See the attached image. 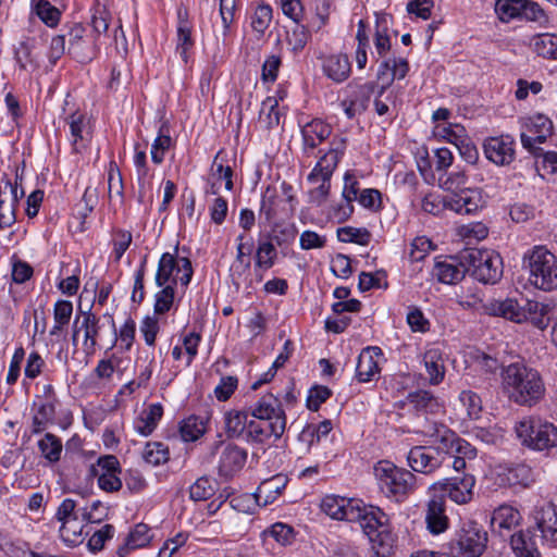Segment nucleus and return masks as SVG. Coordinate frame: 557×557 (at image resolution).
Listing matches in <instances>:
<instances>
[{
  "label": "nucleus",
  "instance_id": "obj_9",
  "mask_svg": "<svg viewBox=\"0 0 557 557\" xmlns=\"http://www.w3.org/2000/svg\"><path fill=\"white\" fill-rule=\"evenodd\" d=\"M475 478L468 471L456 472V475L434 483L433 491L444 492L450 500L458 505L468 504L474 496Z\"/></svg>",
  "mask_w": 557,
  "mask_h": 557
},
{
  "label": "nucleus",
  "instance_id": "obj_13",
  "mask_svg": "<svg viewBox=\"0 0 557 557\" xmlns=\"http://www.w3.org/2000/svg\"><path fill=\"white\" fill-rule=\"evenodd\" d=\"M535 530L542 545L557 546V507L546 504L534 512Z\"/></svg>",
  "mask_w": 557,
  "mask_h": 557
},
{
  "label": "nucleus",
  "instance_id": "obj_11",
  "mask_svg": "<svg viewBox=\"0 0 557 557\" xmlns=\"http://www.w3.org/2000/svg\"><path fill=\"white\" fill-rule=\"evenodd\" d=\"M515 139L510 135L488 137L483 143L486 159L498 166H507L516 158Z\"/></svg>",
  "mask_w": 557,
  "mask_h": 557
},
{
  "label": "nucleus",
  "instance_id": "obj_24",
  "mask_svg": "<svg viewBox=\"0 0 557 557\" xmlns=\"http://www.w3.org/2000/svg\"><path fill=\"white\" fill-rule=\"evenodd\" d=\"M520 520L521 515L517 508L503 504L494 510L491 524L495 532L505 536V532L509 533L519 524Z\"/></svg>",
  "mask_w": 557,
  "mask_h": 557
},
{
  "label": "nucleus",
  "instance_id": "obj_56",
  "mask_svg": "<svg viewBox=\"0 0 557 557\" xmlns=\"http://www.w3.org/2000/svg\"><path fill=\"white\" fill-rule=\"evenodd\" d=\"M468 182V176L465 170H456L450 172L444 178L440 177V186L449 193L456 194L462 189H466V185Z\"/></svg>",
  "mask_w": 557,
  "mask_h": 557
},
{
  "label": "nucleus",
  "instance_id": "obj_8",
  "mask_svg": "<svg viewBox=\"0 0 557 557\" xmlns=\"http://www.w3.org/2000/svg\"><path fill=\"white\" fill-rule=\"evenodd\" d=\"M460 258L467 263L468 273L481 283L495 284L503 275L502 258L492 250L470 248Z\"/></svg>",
  "mask_w": 557,
  "mask_h": 557
},
{
  "label": "nucleus",
  "instance_id": "obj_48",
  "mask_svg": "<svg viewBox=\"0 0 557 557\" xmlns=\"http://www.w3.org/2000/svg\"><path fill=\"white\" fill-rule=\"evenodd\" d=\"M34 40L26 39L17 44L14 49L15 60L22 70L36 69L37 59L33 54Z\"/></svg>",
  "mask_w": 557,
  "mask_h": 557
},
{
  "label": "nucleus",
  "instance_id": "obj_22",
  "mask_svg": "<svg viewBox=\"0 0 557 557\" xmlns=\"http://www.w3.org/2000/svg\"><path fill=\"white\" fill-rule=\"evenodd\" d=\"M382 356L380 347L370 346L362 349L356 366V377L359 382H371L379 377L380 367L377 359Z\"/></svg>",
  "mask_w": 557,
  "mask_h": 557
},
{
  "label": "nucleus",
  "instance_id": "obj_62",
  "mask_svg": "<svg viewBox=\"0 0 557 557\" xmlns=\"http://www.w3.org/2000/svg\"><path fill=\"white\" fill-rule=\"evenodd\" d=\"M459 399L461 404L466 407L468 417L470 419H478L482 410L481 397L474 392L462 391L460 393Z\"/></svg>",
  "mask_w": 557,
  "mask_h": 557
},
{
  "label": "nucleus",
  "instance_id": "obj_6",
  "mask_svg": "<svg viewBox=\"0 0 557 557\" xmlns=\"http://www.w3.org/2000/svg\"><path fill=\"white\" fill-rule=\"evenodd\" d=\"M374 473L381 491L397 502L403 500L414 488L416 475L389 461H379Z\"/></svg>",
  "mask_w": 557,
  "mask_h": 557
},
{
  "label": "nucleus",
  "instance_id": "obj_52",
  "mask_svg": "<svg viewBox=\"0 0 557 557\" xmlns=\"http://www.w3.org/2000/svg\"><path fill=\"white\" fill-rule=\"evenodd\" d=\"M205 422L201 418L190 416L184 419L180 426V433L185 442H194L205 433Z\"/></svg>",
  "mask_w": 557,
  "mask_h": 557
},
{
  "label": "nucleus",
  "instance_id": "obj_3",
  "mask_svg": "<svg viewBox=\"0 0 557 557\" xmlns=\"http://www.w3.org/2000/svg\"><path fill=\"white\" fill-rule=\"evenodd\" d=\"M429 438L438 454L453 458L451 467L457 472L469 470V461L476 457V449L468 441L459 437L443 423H426L420 431Z\"/></svg>",
  "mask_w": 557,
  "mask_h": 557
},
{
  "label": "nucleus",
  "instance_id": "obj_27",
  "mask_svg": "<svg viewBox=\"0 0 557 557\" xmlns=\"http://www.w3.org/2000/svg\"><path fill=\"white\" fill-rule=\"evenodd\" d=\"M219 154L214 158L211 169V174L208 178V184L206 187L207 195H218L221 187V182L224 181L225 189H233V170L228 165H224L222 162L218 161Z\"/></svg>",
  "mask_w": 557,
  "mask_h": 557
},
{
  "label": "nucleus",
  "instance_id": "obj_12",
  "mask_svg": "<svg viewBox=\"0 0 557 557\" xmlns=\"http://www.w3.org/2000/svg\"><path fill=\"white\" fill-rule=\"evenodd\" d=\"M429 446H414L407 456L409 467L423 474H431L445 462L443 454H438L432 443Z\"/></svg>",
  "mask_w": 557,
  "mask_h": 557
},
{
  "label": "nucleus",
  "instance_id": "obj_29",
  "mask_svg": "<svg viewBox=\"0 0 557 557\" xmlns=\"http://www.w3.org/2000/svg\"><path fill=\"white\" fill-rule=\"evenodd\" d=\"M152 540L150 528L146 523H137L128 533L123 545L117 548L119 557H126L131 550L147 546Z\"/></svg>",
  "mask_w": 557,
  "mask_h": 557
},
{
  "label": "nucleus",
  "instance_id": "obj_51",
  "mask_svg": "<svg viewBox=\"0 0 557 557\" xmlns=\"http://www.w3.org/2000/svg\"><path fill=\"white\" fill-rule=\"evenodd\" d=\"M310 37L311 34L305 25L295 23L292 32L287 33L286 42L292 52L297 54L304 50Z\"/></svg>",
  "mask_w": 557,
  "mask_h": 557
},
{
  "label": "nucleus",
  "instance_id": "obj_38",
  "mask_svg": "<svg viewBox=\"0 0 557 557\" xmlns=\"http://www.w3.org/2000/svg\"><path fill=\"white\" fill-rule=\"evenodd\" d=\"M32 13L50 28L59 25L62 15V12L48 0H33Z\"/></svg>",
  "mask_w": 557,
  "mask_h": 557
},
{
  "label": "nucleus",
  "instance_id": "obj_58",
  "mask_svg": "<svg viewBox=\"0 0 557 557\" xmlns=\"http://www.w3.org/2000/svg\"><path fill=\"white\" fill-rule=\"evenodd\" d=\"M215 493V487L211 479L207 476L199 478L190 487V498L199 502L210 498Z\"/></svg>",
  "mask_w": 557,
  "mask_h": 557
},
{
  "label": "nucleus",
  "instance_id": "obj_37",
  "mask_svg": "<svg viewBox=\"0 0 557 557\" xmlns=\"http://www.w3.org/2000/svg\"><path fill=\"white\" fill-rule=\"evenodd\" d=\"M193 47L194 39L191 37V27L188 21L184 18L182 11H178L176 52L184 63L188 62V52Z\"/></svg>",
  "mask_w": 557,
  "mask_h": 557
},
{
  "label": "nucleus",
  "instance_id": "obj_60",
  "mask_svg": "<svg viewBox=\"0 0 557 557\" xmlns=\"http://www.w3.org/2000/svg\"><path fill=\"white\" fill-rule=\"evenodd\" d=\"M108 510L100 500H96L90 507L81 509V520L86 523H100L108 517Z\"/></svg>",
  "mask_w": 557,
  "mask_h": 557
},
{
  "label": "nucleus",
  "instance_id": "obj_42",
  "mask_svg": "<svg viewBox=\"0 0 557 557\" xmlns=\"http://www.w3.org/2000/svg\"><path fill=\"white\" fill-rule=\"evenodd\" d=\"M276 245L267 237V240L260 242L255 256V269L269 270L276 261Z\"/></svg>",
  "mask_w": 557,
  "mask_h": 557
},
{
  "label": "nucleus",
  "instance_id": "obj_47",
  "mask_svg": "<svg viewBox=\"0 0 557 557\" xmlns=\"http://www.w3.org/2000/svg\"><path fill=\"white\" fill-rule=\"evenodd\" d=\"M456 302L465 310L482 311L485 302L481 296L478 287H470L468 289L461 288L459 293H456Z\"/></svg>",
  "mask_w": 557,
  "mask_h": 557
},
{
  "label": "nucleus",
  "instance_id": "obj_46",
  "mask_svg": "<svg viewBox=\"0 0 557 557\" xmlns=\"http://www.w3.org/2000/svg\"><path fill=\"white\" fill-rule=\"evenodd\" d=\"M524 5V0H497L495 13L502 22H509L521 16Z\"/></svg>",
  "mask_w": 557,
  "mask_h": 557
},
{
  "label": "nucleus",
  "instance_id": "obj_32",
  "mask_svg": "<svg viewBox=\"0 0 557 557\" xmlns=\"http://www.w3.org/2000/svg\"><path fill=\"white\" fill-rule=\"evenodd\" d=\"M408 401L419 414L437 413L443 405L431 392L417 391L408 395Z\"/></svg>",
  "mask_w": 557,
  "mask_h": 557
},
{
  "label": "nucleus",
  "instance_id": "obj_36",
  "mask_svg": "<svg viewBox=\"0 0 557 557\" xmlns=\"http://www.w3.org/2000/svg\"><path fill=\"white\" fill-rule=\"evenodd\" d=\"M345 140L342 139L337 147L331 148L320 160L317 162L311 172H315L319 175L332 177L339 159L344 154Z\"/></svg>",
  "mask_w": 557,
  "mask_h": 557
},
{
  "label": "nucleus",
  "instance_id": "obj_20",
  "mask_svg": "<svg viewBox=\"0 0 557 557\" xmlns=\"http://www.w3.org/2000/svg\"><path fill=\"white\" fill-rule=\"evenodd\" d=\"M425 523L432 534H440L448 529L449 519L446 515L445 495H434L428 502Z\"/></svg>",
  "mask_w": 557,
  "mask_h": 557
},
{
  "label": "nucleus",
  "instance_id": "obj_18",
  "mask_svg": "<svg viewBox=\"0 0 557 557\" xmlns=\"http://www.w3.org/2000/svg\"><path fill=\"white\" fill-rule=\"evenodd\" d=\"M448 209L459 214H471L483 207L482 194L479 188H466L445 198Z\"/></svg>",
  "mask_w": 557,
  "mask_h": 557
},
{
  "label": "nucleus",
  "instance_id": "obj_53",
  "mask_svg": "<svg viewBox=\"0 0 557 557\" xmlns=\"http://www.w3.org/2000/svg\"><path fill=\"white\" fill-rule=\"evenodd\" d=\"M337 238L342 243H355L367 246L370 243L371 234L364 227L344 226L337 230Z\"/></svg>",
  "mask_w": 557,
  "mask_h": 557
},
{
  "label": "nucleus",
  "instance_id": "obj_64",
  "mask_svg": "<svg viewBox=\"0 0 557 557\" xmlns=\"http://www.w3.org/2000/svg\"><path fill=\"white\" fill-rule=\"evenodd\" d=\"M271 20V7L265 4L259 5L251 17V27L255 32L263 34L264 30L269 27Z\"/></svg>",
  "mask_w": 557,
  "mask_h": 557
},
{
  "label": "nucleus",
  "instance_id": "obj_50",
  "mask_svg": "<svg viewBox=\"0 0 557 557\" xmlns=\"http://www.w3.org/2000/svg\"><path fill=\"white\" fill-rule=\"evenodd\" d=\"M535 52L545 58L557 60V34H541L534 38Z\"/></svg>",
  "mask_w": 557,
  "mask_h": 557
},
{
  "label": "nucleus",
  "instance_id": "obj_7",
  "mask_svg": "<svg viewBox=\"0 0 557 557\" xmlns=\"http://www.w3.org/2000/svg\"><path fill=\"white\" fill-rule=\"evenodd\" d=\"M516 433L522 445L544 450L557 445V428L539 417H525L516 424Z\"/></svg>",
  "mask_w": 557,
  "mask_h": 557
},
{
  "label": "nucleus",
  "instance_id": "obj_14",
  "mask_svg": "<svg viewBox=\"0 0 557 557\" xmlns=\"http://www.w3.org/2000/svg\"><path fill=\"white\" fill-rule=\"evenodd\" d=\"M100 319L91 310L81 311L73 322V343L76 344L81 331L84 332V347L88 351H94L97 346V338L100 333Z\"/></svg>",
  "mask_w": 557,
  "mask_h": 557
},
{
  "label": "nucleus",
  "instance_id": "obj_19",
  "mask_svg": "<svg viewBox=\"0 0 557 557\" xmlns=\"http://www.w3.org/2000/svg\"><path fill=\"white\" fill-rule=\"evenodd\" d=\"M70 127L73 151L78 153L85 149L91 139V127L89 117L78 111L66 117Z\"/></svg>",
  "mask_w": 557,
  "mask_h": 557
},
{
  "label": "nucleus",
  "instance_id": "obj_41",
  "mask_svg": "<svg viewBox=\"0 0 557 557\" xmlns=\"http://www.w3.org/2000/svg\"><path fill=\"white\" fill-rule=\"evenodd\" d=\"M76 509V502L72 498H65L57 509L55 518L62 523L60 528L61 536L64 541H69L65 533L69 532L67 523L81 519V509Z\"/></svg>",
  "mask_w": 557,
  "mask_h": 557
},
{
  "label": "nucleus",
  "instance_id": "obj_43",
  "mask_svg": "<svg viewBox=\"0 0 557 557\" xmlns=\"http://www.w3.org/2000/svg\"><path fill=\"white\" fill-rule=\"evenodd\" d=\"M369 537L372 542V549L377 557H387L393 553L395 539L388 530V525Z\"/></svg>",
  "mask_w": 557,
  "mask_h": 557
},
{
  "label": "nucleus",
  "instance_id": "obj_54",
  "mask_svg": "<svg viewBox=\"0 0 557 557\" xmlns=\"http://www.w3.org/2000/svg\"><path fill=\"white\" fill-rule=\"evenodd\" d=\"M143 458L152 466H159L169 460V449L161 442H149L146 444Z\"/></svg>",
  "mask_w": 557,
  "mask_h": 557
},
{
  "label": "nucleus",
  "instance_id": "obj_33",
  "mask_svg": "<svg viewBox=\"0 0 557 557\" xmlns=\"http://www.w3.org/2000/svg\"><path fill=\"white\" fill-rule=\"evenodd\" d=\"M302 139L306 149H314L331 135V127L321 120H312L302 129Z\"/></svg>",
  "mask_w": 557,
  "mask_h": 557
},
{
  "label": "nucleus",
  "instance_id": "obj_61",
  "mask_svg": "<svg viewBox=\"0 0 557 557\" xmlns=\"http://www.w3.org/2000/svg\"><path fill=\"white\" fill-rule=\"evenodd\" d=\"M260 119L265 122L269 128H272L280 123V112L276 99L268 98L262 102L260 110Z\"/></svg>",
  "mask_w": 557,
  "mask_h": 557
},
{
  "label": "nucleus",
  "instance_id": "obj_28",
  "mask_svg": "<svg viewBox=\"0 0 557 557\" xmlns=\"http://www.w3.org/2000/svg\"><path fill=\"white\" fill-rule=\"evenodd\" d=\"M323 73L333 82L342 83L349 77L351 67L347 54H331L322 64Z\"/></svg>",
  "mask_w": 557,
  "mask_h": 557
},
{
  "label": "nucleus",
  "instance_id": "obj_26",
  "mask_svg": "<svg viewBox=\"0 0 557 557\" xmlns=\"http://www.w3.org/2000/svg\"><path fill=\"white\" fill-rule=\"evenodd\" d=\"M358 511L360 517L355 521H359L360 527L369 536L388 525V516L377 507L371 506L367 508L358 505Z\"/></svg>",
  "mask_w": 557,
  "mask_h": 557
},
{
  "label": "nucleus",
  "instance_id": "obj_1",
  "mask_svg": "<svg viewBox=\"0 0 557 557\" xmlns=\"http://www.w3.org/2000/svg\"><path fill=\"white\" fill-rule=\"evenodd\" d=\"M178 245L175 246V252L162 253L154 277L157 286L162 287L154 298V313L164 314L173 306L175 285L180 283L187 287L191 281L194 270L191 261L187 257H178Z\"/></svg>",
  "mask_w": 557,
  "mask_h": 557
},
{
  "label": "nucleus",
  "instance_id": "obj_21",
  "mask_svg": "<svg viewBox=\"0 0 557 557\" xmlns=\"http://www.w3.org/2000/svg\"><path fill=\"white\" fill-rule=\"evenodd\" d=\"M521 304L515 298L491 299L485 302L483 313L502 317L515 323L525 322V315L520 311Z\"/></svg>",
  "mask_w": 557,
  "mask_h": 557
},
{
  "label": "nucleus",
  "instance_id": "obj_25",
  "mask_svg": "<svg viewBox=\"0 0 557 557\" xmlns=\"http://www.w3.org/2000/svg\"><path fill=\"white\" fill-rule=\"evenodd\" d=\"M466 273H468L467 263L461 258L459 264L447 260L436 261L432 271L438 282L450 285L462 281Z\"/></svg>",
  "mask_w": 557,
  "mask_h": 557
},
{
  "label": "nucleus",
  "instance_id": "obj_35",
  "mask_svg": "<svg viewBox=\"0 0 557 557\" xmlns=\"http://www.w3.org/2000/svg\"><path fill=\"white\" fill-rule=\"evenodd\" d=\"M58 399L50 398L38 404L36 413L32 419V434L45 431L49 423H53Z\"/></svg>",
  "mask_w": 557,
  "mask_h": 557
},
{
  "label": "nucleus",
  "instance_id": "obj_23",
  "mask_svg": "<svg viewBox=\"0 0 557 557\" xmlns=\"http://www.w3.org/2000/svg\"><path fill=\"white\" fill-rule=\"evenodd\" d=\"M540 544L541 541L535 528L519 531L510 536V545L517 557H541Z\"/></svg>",
  "mask_w": 557,
  "mask_h": 557
},
{
  "label": "nucleus",
  "instance_id": "obj_30",
  "mask_svg": "<svg viewBox=\"0 0 557 557\" xmlns=\"http://www.w3.org/2000/svg\"><path fill=\"white\" fill-rule=\"evenodd\" d=\"M550 310L549 305L535 300H523L520 307V311L525 315V321H530L540 330H544L548 326Z\"/></svg>",
  "mask_w": 557,
  "mask_h": 557
},
{
  "label": "nucleus",
  "instance_id": "obj_40",
  "mask_svg": "<svg viewBox=\"0 0 557 557\" xmlns=\"http://www.w3.org/2000/svg\"><path fill=\"white\" fill-rule=\"evenodd\" d=\"M308 182L310 184H317L318 186L309 190V200L311 203L317 206L323 205L330 195L331 190V177L319 175L315 172H310L308 175Z\"/></svg>",
  "mask_w": 557,
  "mask_h": 557
},
{
  "label": "nucleus",
  "instance_id": "obj_34",
  "mask_svg": "<svg viewBox=\"0 0 557 557\" xmlns=\"http://www.w3.org/2000/svg\"><path fill=\"white\" fill-rule=\"evenodd\" d=\"M424 366L432 385H438L445 376V362L440 349L431 348L423 356Z\"/></svg>",
  "mask_w": 557,
  "mask_h": 557
},
{
  "label": "nucleus",
  "instance_id": "obj_15",
  "mask_svg": "<svg viewBox=\"0 0 557 557\" xmlns=\"http://www.w3.org/2000/svg\"><path fill=\"white\" fill-rule=\"evenodd\" d=\"M320 508L325 515L336 520L354 522L360 517L358 513V503L338 495L324 496L321 500Z\"/></svg>",
  "mask_w": 557,
  "mask_h": 557
},
{
  "label": "nucleus",
  "instance_id": "obj_49",
  "mask_svg": "<svg viewBox=\"0 0 557 557\" xmlns=\"http://www.w3.org/2000/svg\"><path fill=\"white\" fill-rule=\"evenodd\" d=\"M110 320H111V326L113 329V333L115 336L114 343L119 339L121 343V348L124 351H129L133 346L134 339H135V332H136L135 321L132 318H127L117 333L113 318L110 317Z\"/></svg>",
  "mask_w": 557,
  "mask_h": 557
},
{
  "label": "nucleus",
  "instance_id": "obj_39",
  "mask_svg": "<svg viewBox=\"0 0 557 557\" xmlns=\"http://www.w3.org/2000/svg\"><path fill=\"white\" fill-rule=\"evenodd\" d=\"M41 456L49 463H57L61 459L63 445L60 437L52 433H46L37 443Z\"/></svg>",
  "mask_w": 557,
  "mask_h": 557
},
{
  "label": "nucleus",
  "instance_id": "obj_55",
  "mask_svg": "<svg viewBox=\"0 0 557 557\" xmlns=\"http://www.w3.org/2000/svg\"><path fill=\"white\" fill-rule=\"evenodd\" d=\"M172 138L169 135V129L162 125L159 131L158 137L154 139L151 147V159L156 164H160L164 160L165 151L171 147Z\"/></svg>",
  "mask_w": 557,
  "mask_h": 557
},
{
  "label": "nucleus",
  "instance_id": "obj_44",
  "mask_svg": "<svg viewBox=\"0 0 557 557\" xmlns=\"http://www.w3.org/2000/svg\"><path fill=\"white\" fill-rule=\"evenodd\" d=\"M298 230L293 223H275L267 236L278 247L288 246L296 239Z\"/></svg>",
  "mask_w": 557,
  "mask_h": 557
},
{
  "label": "nucleus",
  "instance_id": "obj_59",
  "mask_svg": "<svg viewBox=\"0 0 557 557\" xmlns=\"http://www.w3.org/2000/svg\"><path fill=\"white\" fill-rule=\"evenodd\" d=\"M374 46L380 57H384L391 49V40L387 35V20L385 16L376 18Z\"/></svg>",
  "mask_w": 557,
  "mask_h": 557
},
{
  "label": "nucleus",
  "instance_id": "obj_4",
  "mask_svg": "<svg viewBox=\"0 0 557 557\" xmlns=\"http://www.w3.org/2000/svg\"><path fill=\"white\" fill-rule=\"evenodd\" d=\"M529 282L535 288L550 292L557 288V257L545 246H534L523 257Z\"/></svg>",
  "mask_w": 557,
  "mask_h": 557
},
{
  "label": "nucleus",
  "instance_id": "obj_10",
  "mask_svg": "<svg viewBox=\"0 0 557 557\" xmlns=\"http://www.w3.org/2000/svg\"><path fill=\"white\" fill-rule=\"evenodd\" d=\"M251 416L271 423L275 438L283 435L286 428V414L280 399L273 394L263 395L251 408Z\"/></svg>",
  "mask_w": 557,
  "mask_h": 557
},
{
  "label": "nucleus",
  "instance_id": "obj_5",
  "mask_svg": "<svg viewBox=\"0 0 557 557\" xmlns=\"http://www.w3.org/2000/svg\"><path fill=\"white\" fill-rule=\"evenodd\" d=\"M487 532L476 522H463L447 542L449 557H480L486 549Z\"/></svg>",
  "mask_w": 557,
  "mask_h": 557
},
{
  "label": "nucleus",
  "instance_id": "obj_63",
  "mask_svg": "<svg viewBox=\"0 0 557 557\" xmlns=\"http://www.w3.org/2000/svg\"><path fill=\"white\" fill-rule=\"evenodd\" d=\"M332 395V391L323 385H315L310 388L307 397V407L311 411H317Z\"/></svg>",
  "mask_w": 557,
  "mask_h": 557
},
{
  "label": "nucleus",
  "instance_id": "obj_57",
  "mask_svg": "<svg viewBox=\"0 0 557 557\" xmlns=\"http://www.w3.org/2000/svg\"><path fill=\"white\" fill-rule=\"evenodd\" d=\"M244 435L247 441L263 443L270 436H274V432L272 431L271 423L257 422L250 420L248 421L247 429Z\"/></svg>",
  "mask_w": 557,
  "mask_h": 557
},
{
  "label": "nucleus",
  "instance_id": "obj_17",
  "mask_svg": "<svg viewBox=\"0 0 557 557\" xmlns=\"http://www.w3.org/2000/svg\"><path fill=\"white\" fill-rule=\"evenodd\" d=\"M282 214L292 215L285 200L280 195L278 187L274 184L268 185L261 195L259 215L267 223H271Z\"/></svg>",
  "mask_w": 557,
  "mask_h": 557
},
{
  "label": "nucleus",
  "instance_id": "obj_2",
  "mask_svg": "<svg viewBox=\"0 0 557 557\" xmlns=\"http://www.w3.org/2000/svg\"><path fill=\"white\" fill-rule=\"evenodd\" d=\"M502 376L505 393L519 406L533 407L545 395V384L540 372L522 362L507 366Z\"/></svg>",
  "mask_w": 557,
  "mask_h": 557
},
{
  "label": "nucleus",
  "instance_id": "obj_16",
  "mask_svg": "<svg viewBox=\"0 0 557 557\" xmlns=\"http://www.w3.org/2000/svg\"><path fill=\"white\" fill-rule=\"evenodd\" d=\"M218 463L220 476L228 480L243 469L247 460V451L237 445H222Z\"/></svg>",
  "mask_w": 557,
  "mask_h": 557
},
{
  "label": "nucleus",
  "instance_id": "obj_45",
  "mask_svg": "<svg viewBox=\"0 0 557 557\" xmlns=\"http://www.w3.org/2000/svg\"><path fill=\"white\" fill-rule=\"evenodd\" d=\"M224 422L228 437H240L246 432L248 414L238 410L228 411L224 416Z\"/></svg>",
  "mask_w": 557,
  "mask_h": 557
},
{
  "label": "nucleus",
  "instance_id": "obj_31",
  "mask_svg": "<svg viewBox=\"0 0 557 557\" xmlns=\"http://www.w3.org/2000/svg\"><path fill=\"white\" fill-rule=\"evenodd\" d=\"M163 416L161 404H151L147 410H144L134 422V429L143 436L150 435L157 428L158 422Z\"/></svg>",
  "mask_w": 557,
  "mask_h": 557
}]
</instances>
